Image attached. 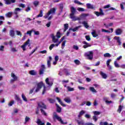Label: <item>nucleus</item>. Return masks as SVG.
Masks as SVG:
<instances>
[{"label":"nucleus","mask_w":125,"mask_h":125,"mask_svg":"<svg viewBox=\"0 0 125 125\" xmlns=\"http://www.w3.org/2000/svg\"><path fill=\"white\" fill-rule=\"evenodd\" d=\"M104 57H111V54L109 53H106L104 55Z\"/></svg>","instance_id":"nucleus-46"},{"label":"nucleus","mask_w":125,"mask_h":125,"mask_svg":"<svg viewBox=\"0 0 125 125\" xmlns=\"http://www.w3.org/2000/svg\"><path fill=\"white\" fill-rule=\"evenodd\" d=\"M48 89H46V87H45V86H43V90L42 93V94H44V93H45V91H46V90H48Z\"/></svg>","instance_id":"nucleus-45"},{"label":"nucleus","mask_w":125,"mask_h":125,"mask_svg":"<svg viewBox=\"0 0 125 125\" xmlns=\"http://www.w3.org/2000/svg\"><path fill=\"white\" fill-rule=\"evenodd\" d=\"M83 114H85V111L82 110L81 111H80L79 114L78 115V118H81V117H82V116H83Z\"/></svg>","instance_id":"nucleus-28"},{"label":"nucleus","mask_w":125,"mask_h":125,"mask_svg":"<svg viewBox=\"0 0 125 125\" xmlns=\"http://www.w3.org/2000/svg\"><path fill=\"white\" fill-rule=\"evenodd\" d=\"M16 100L18 101V103H19L20 104H22V101L18 96H16Z\"/></svg>","instance_id":"nucleus-38"},{"label":"nucleus","mask_w":125,"mask_h":125,"mask_svg":"<svg viewBox=\"0 0 125 125\" xmlns=\"http://www.w3.org/2000/svg\"><path fill=\"white\" fill-rule=\"evenodd\" d=\"M77 122L79 125H84L85 124H84V121L83 120H77Z\"/></svg>","instance_id":"nucleus-25"},{"label":"nucleus","mask_w":125,"mask_h":125,"mask_svg":"<svg viewBox=\"0 0 125 125\" xmlns=\"http://www.w3.org/2000/svg\"><path fill=\"white\" fill-rule=\"evenodd\" d=\"M114 66H115V67H116V68H120L121 66H120V65H119L118 62H117L116 61H114Z\"/></svg>","instance_id":"nucleus-36"},{"label":"nucleus","mask_w":125,"mask_h":125,"mask_svg":"<svg viewBox=\"0 0 125 125\" xmlns=\"http://www.w3.org/2000/svg\"><path fill=\"white\" fill-rule=\"evenodd\" d=\"M55 11H56V9H55V8H52L50 9V11H49L47 13V15H48V16H49V15H50L51 14H52L53 13H55Z\"/></svg>","instance_id":"nucleus-14"},{"label":"nucleus","mask_w":125,"mask_h":125,"mask_svg":"<svg viewBox=\"0 0 125 125\" xmlns=\"http://www.w3.org/2000/svg\"><path fill=\"white\" fill-rule=\"evenodd\" d=\"M42 86H43V83L42 82H41L40 83H38L37 84V87L35 89V92H39Z\"/></svg>","instance_id":"nucleus-7"},{"label":"nucleus","mask_w":125,"mask_h":125,"mask_svg":"<svg viewBox=\"0 0 125 125\" xmlns=\"http://www.w3.org/2000/svg\"><path fill=\"white\" fill-rule=\"evenodd\" d=\"M21 97L23 100V101H25V102H27L28 100H27V98L25 96V95L23 94H22Z\"/></svg>","instance_id":"nucleus-37"},{"label":"nucleus","mask_w":125,"mask_h":125,"mask_svg":"<svg viewBox=\"0 0 125 125\" xmlns=\"http://www.w3.org/2000/svg\"><path fill=\"white\" fill-rule=\"evenodd\" d=\"M93 120L95 121L96 122L97 121V120H98V118H97V117H96V116H94L93 117Z\"/></svg>","instance_id":"nucleus-60"},{"label":"nucleus","mask_w":125,"mask_h":125,"mask_svg":"<svg viewBox=\"0 0 125 125\" xmlns=\"http://www.w3.org/2000/svg\"><path fill=\"white\" fill-rule=\"evenodd\" d=\"M32 32H33V31L28 30V31H27L26 34L27 35H29V36H32Z\"/></svg>","instance_id":"nucleus-57"},{"label":"nucleus","mask_w":125,"mask_h":125,"mask_svg":"<svg viewBox=\"0 0 125 125\" xmlns=\"http://www.w3.org/2000/svg\"><path fill=\"white\" fill-rule=\"evenodd\" d=\"M38 108H42V109H46V105L42 102L38 104Z\"/></svg>","instance_id":"nucleus-12"},{"label":"nucleus","mask_w":125,"mask_h":125,"mask_svg":"<svg viewBox=\"0 0 125 125\" xmlns=\"http://www.w3.org/2000/svg\"><path fill=\"white\" fill-rule=\"evenodd\" d=\"M53 117L54 119H56V120H58L59 122H60V123L62 125H67V122H64L62 121V119H61V117H59V116L57 115V113L56 112H54L53 114Z\"/></svg>","instance_id":"nucleus-3"},{"label":"nucleus","mask_w":125,"mask_h":125,"mask_svg":"<svg viewBox=\"0 0 125 125\" xmlns=\"http://www.w3.org/2000/svg\"><path fill=\"white\" fill-rule=\"evenodd\" d=\"M47 64L48 68H50V67H51V63L49 61H47Z\"/></svg>","instance_id":"nucleus-58"},{"label":"nucleus","mask_w":125,"mask_h":125,"mask_svg":"<svg viewBox=\"0 0 125 125\" xmlns=\"http://www.w3.org/2000/svg\"><path fill=\"white\" fill-rule=\"evenodd\" d=\"M47 100L50 102V103L53 104L54 102H55V100H54L53 99L48 98Z\"/></svg>","instance_id":"nucleus-43"},{"label":"nucleus","mask_w":125,"mask_h":125,"mask_svg":"<svg viewBox=\"0 0 125 125\" xmlns=\"http://www.w3.org/2000/svg\"><path fill=\"white\" fill-rule=\"evenodd\" d=\"M54 46H55V44H51L49 47L50 50H52V49L53 48V47H54Z\"/></svg>","instance_id":"nucleus-51"},{"label":"nucleus","mask_w":125,"mask_h":125,"mask_svg":"<svg viewBox=\"0 0 125 125\" xmlns=\"http://www.w3.org/2000/svg\"><path fill=\"white\" fill-rule=\"evenodd\" d=\"M29 73L31 76H36L37 75V71L34 70H30Z\"/></svg>","instance_id":"nucleus-21"},{"label":"nucleus","mask_w":125,"mask_h":125,"mask_svg":"<svg viewBox=\"0 0 125 125\" xmlns=\"http://www.w3.org/2000/svg\"><path fill=\"white\" fill-rule=\"evenodd\" d=\"M39 53H42V54H45V53H47V51H46V50H44L43 51H40Z\"/></svg>","instance_id":"nucleus-52"},{"label":"nucleus","mask_w":125,"mask_h":125,"mask_svg":"<svg viewBox=\"0 0 125 125\" xmlns=\"http://www.w3.org/2000/svg\"><path fill=\"white\" fill-rule=\"evenodd\" d=\"M57 106V112L58 113H61V111H62V108L61 107H59V105H58L57 104H56Z\"/></svg>","instance_id":"nucleus-29"},{"label":"nucleus","mask_w":125,"mask_h":125,"mask_svg":"<svg viewBox=\"0 0 125 125\" xmlns=\"http://www.w3.org/2000/svg\"><path fill=\"white\" fill-rule=\"evenodd\" d=\"M111 59H109L106 62V64H107V66H109L110 65V62H111Z\"/></svg>","instance_id":"nucleus-61"},{"label":"nucleus","mask_w":125,"mask_h":125,"mask_svg":"<svg viewBox=\"0 0 125 125\" xmlns=\"http://www.w3.org/2000/svg\"><path fill=\"white\" fill-rule=\"evenodd\" d=\"M78 88L80 90H84V89H85V88L84 87H82L80 86H78Z\"/></svg>","instance_id":"nucleus-56"},{"label":"nucleus","mask_w":125,"mask_h":125,"mask_svg":"<svg viewBox=\"0 0 125 125\" xmlns=\"http://www.w3.org/2000/svg\"><path fill=\"white\" fill-rule=\"evenodd\" d=\"M82 24H83L84 27H85V28H86V29H88V28H89V25H88V24L87 23V22H86V21H84L82 22Z\"/></svg>","instance_id":"nucleus-24"},{"label":"nucleus","mask_w":125,"mask_h":125,"mask_svg":"<svg viewBox=\"0 0 125 125\" xmlns=\"http://www.w3.org/2000/svg\"><path fill=\"white\" fill-rule=\"evenodd\" d=\"M13 14H15L16 15V8L15 9V11L13 12H8L7 13H6L5 14V17L7 18H11V17H12V15H13Z\"/></svg>","instance_id":"nucleus-8"},{"label":"nucleus","mask_w":125,"mask_h":125,"mask_svg":"<svg viewBox=\"0 0 125 125\" xmlns=\"http://www.w3.org/2000/svg\"><path fill=\"white\" fill-rule=\"evenodd\" d=\"M66 87L68 91H74L75 90V89H74V88H71L69 86H67Z\"/></svg>","instance_id":"nucleus-35"},{"label":"nucleus","mask_w":125,"mask_h":125,"mask_svg":"<svg viewBox=\"0 0 125 125\" xmlns=\"http://www.w3.org/2000/svg\"><path fill=\"white\" fill-rule=\"evenodd\" d=\"M85 56L87 57L88 60H92V59H93V51H88V53L85 54Z\"/></svg>","instance_id":"nucleus-4"},{"label":"nucleus","mask_w":125,"mask_h":125,"mask_svg":"<svg viewBox=\"0 0 125 125\" xmlns=\"http://www.w3.org/2000/svg\"><path fill=\"white\" fill-rule=\"evenodd\" d=\"M36 124H37L38 125H45L44 122H42V121L40 119H37Z\"/></svg>","instance_id":"nucleus-16"},{"label":"nucleus","mask_w":125,"mask_h":125,"mask_svg":"<svg viewBox=\"0 0 125 125\" xmlns=\"http://www.w3.org/2000/svg\"><path fill=\"white\" fill-rule=\"evenodd\" d=\"M30 43V39H28L25 42H24V44L22 45L21 46V48L22 49V50L23 51H25L26 50V46L29 44L28 46H30L31 45Z\"/></svg>","instance_id":"nucleus-6"},{"label":"nucleus","mask_w":125,"mask_h":125,"mask_svg":"<svg viewBox=\"0 0 125 125\" xmlns=\"http://www.w3.org/2000/svg\"><path fill=\"white\" fill-rule=\"evenodd\" d=\"M39 1H34V2H33V4L35 6L37 7L38 6V5H39Z\"/></svg>","instance_id":"nucleus-50"},{"label":"nucleus","mask_w":125,"mask_h":125,"mask_svg":"<svg viewBox=\"0 0 125 125\" xmlns=\"http://www.w3.org/2000/svg\"><path fill=\"white\" fill-rule=\"evenodd\" d=\"M100 75L103 79H107V74H105L104 72L101 71Z\"/></svg>","instance_id":"nucleus-23"},{"label":"nucleus","mask_w":125,"mask_h":125,"mask_svg":"<svg viewBox=\"0 0 125 125\" xmlns=\"http://www.w3.org/2000/svg\"><path fill=\"white\" fill-rule=\"evenodd\" d=\"M100 12L98 11H95L94 14L97 16V17H99V16H104V12H103V9L102 8L99 9Z\"/></svg>","instance_id":"nucleus-5"},{"label":"nucleus","mask_w":125,"mask_h":125,"mask_svg":"<svg viewBox=\"0 0 125 125\" xmlns=\"http://www.w3.org/2000/svg\"><path fill=\"white\" fill-rule=\"evenodd\" d=\"M89 90L93 93H96L97 92V91H96V90H95V89H94V88H93V87H90Z\"/></svg>","instance_id":"nucleus-31"},{"label":"nucleus","mask_w":125,"mask_h":125,"mask_svg":"<svg viewBox=\"0 0 125 125\" xmlns=\"http://www.w3.org/2000/svg\"><path fill=\"white\" fill-rule=\"evenodd\" d=\"M103 100L104 101V102H107V101L109 100V97H104L103 98Z\"/></svg>","instance_id":"nucleus-53"},{"label":"nucleus","mask_w":125,"mask_h":125,"mask_svg":"<svg viewBox=\"0 0 125 125\" xmlns=\"http://www.w3.org/2000/svg\"><path fill=\"white\" fill-rule=\"evenodd\" d=\"M30 121H31V118H30L29 117L26 116L25 118V122L24 124H27V123H28V122H30Z\"/></svg>","instance_id":"nucleus-32"},{"label":"nucleus","mask_w":125,"mask_h":125,"mask_svg":"<svg viewBox=\"0 0 125 125\" xmlns=\"http://www.w3.org/2000/svg\"><path fill=\"white\" fill-rule=\"evenodd\" d=\"M83 44H85L83 45V47L84 48H87V47H90L91 46V44H89L88 42L83 41Z\"/></svg>","instance_id":"nucleus-13"},{"label":"nucleus","mask_w":125,"mask_h":125,"mask_svg":"<svg viewBox=\"0 0 125 125\" xmlns=\"http://www.w3.org/2000/svg\"><path fill=\"white\" fill-rule=\"evenodd\" d=\"M77 10L79 11V12H83V11H85V10L83 8L81 7H78Z\"/></svg>","instance_id":"nucleus-34"},{"label":"nucleus","mask_w":125,"mask_h":125,"mask_svg":"<svg viewBox=\"0 0 125 125\" xmlns=\"http://www.w3.org/2000/svg\"><path fill=\"white\" fill-rule=\"evenodd\" d=\"M70 18L72 20V21H77L78 20L80 21L83 18V17H86V16H88V14H82L81 15L80 17H76L75 16V14L77 12V10L76 8H74L73 6H71L70 7Z\"/></svg>","instance_id":"nucleus-1"},{"label":"nucleus","mask_w":125,"mask_h":125,"mask_svg":"<svg viewBox=\"0 0 125 125\" xmlns=\"http://www.w3.org/2000/svg\"><path fill=\"white\" fill-rule=\"evenodd\" d=\"M117 96V95H116L115 93H111V98H115Z\"/></svg>","instance_id":"nucleus-62"},{"label":"nucleus","mask_w":125,"mask_h":125,"mask_svg":"<svg viewBox=\"0 0 125 125\" xmlns=\"http://www.w3.org/2000/svg\"><path fill=\"white\" fill-rule=\"evenodd\" d=\"M5 1V4H10L11 2L14 3L15 2V0H4Z\"/></svg>","instance_id":"nucleus-19"},{"label":"nucleus","mask_w":125,"mask_h":125,"mask_svg":"<svg viewBox=\"0 0 125 125\" xmlns=\"http://www.w3.org/2000/svg\"><path fill=\"white\" fill-rule=\"evenodd\" d=\"M35 88H36V87H34L32 88V89H31L30 90L29 94H32V93H33V92H34V90H35Z\"/></svg>","instance_id":"nucleus-49"},{"label":"nucleus","mask_w":125,"mask_h":125,"mask_svg":"<svg viewBox=\"0 0 125 125\" xmlns=\"http://www.w3.org/2000/svg\"><path fill=\"white\" fill-rule=\"evenodd\" d=\"M67 42V41L66 40H64L62 44V49H64V47H65V44L66 43V42Z\"/></svg>","instance_id":"nucleus-42"},{"label":"nucleus","mask_w":125,"mask_h":125,"mask_svg":"<svg viewBox=\"0 0 125 125\" xmlns=\"http://www.w3.org/2000/svg\"><path fill=\"white\" fill-rule=\"evenodd\" d=\"M44 70H45V66L44 64H42L41 65V68L39 70V74L43 75V73H44Z\"/></svg>","instance_id":"nucleus-10"},{"label":"nucleus","mask_w":125,"mask_h":125,"mask_svg":"<svg viewBox=\"0 0 125 125\" xmlns=\"http://www.w3.org/2000/svg\"><path fill=\"white\" fill-rule=\"evenodd\" d=\"M14 104V101H12L8 104V106L9 107H11V106H12V105H13Z\"/></svg>","instance_id":"nucleus-48"},{"label":"nucleus","mask_w":125,"mask_h":125,"mask_svg":"<svg viewBox=\"0 0 125 125\" xmlns=\"http://www.w3.org/2000/svg\"><path fill=\"white\" fill-rule=\"evenodd\" d=\"M64 29L63 30V32H66L67 29L69 28V24H68V23L64 24Z\"/></svg>","instance_id":"nucleus-30"},{"label":"nucleus","mask_w":125,"mask_h":125,"mask_svg":"<svg viewBox=\"0 0 125 125\" xmlns=\"http://www.w3.org/2000/svg\"><path fill=\"white\" fill-rule=\"evenodd\" d=\"M56 37L57 38H56L55 37V35H54V34H51L50 35V37L52 39V41L54 43H56L57 42H58V39H60L61 38V33H60V31H58L56 33Z\"/></svg>","instance_id":"nucleus-2"},{"label":"nucleus","mask_w":125,"mask_h":125,"mask_svg":"<svg viewBox=\"0 0 125 125\" xmlns=\"http://www.w3.org/2000/svg\"><path fill=\"white\" fill-rule=\"evenodd\" d=\"M93 105L94 106H97V105H98V103H97V101H96V100H95L93 103Z\"/></svg>","instance_id":"nucleus-63"},{"label":"nucleus","mask_w":125,"mask_h":125,"mask_svg":"<svg viewBox=\"0 0 125 125\" xmlns=\"http://www.w3.org/2000/svg\"><path fill=\"white\" fill-rule=\"evenodd\" d=\"M65 40V36L62 37L58 43L55 44V46H58Z\"/></svg>","instance_id":"nucleus-20"},{"label":"nucleus","mask_w":125,"mask_h":125,"mask_svg":"<svg viewBox=\"0 0 125 125\" xmlns=\"http://www.w3.org/2000/svg\"><path fill=\"white\" fill-rule=\"evenodd\" d=\"M64 100L65 101V102H66V103H68V104H70V103H71V99H70V98H66L65 99H64Z\"/></svg>","instance_id":"nucleus-27"},{"label":"nucleus","mask_w":125,"mask_h":125,"mask_svg":"<svg viewBox=\"0 0 125 125\" xmlns=\"http://www.w3.org/2000/svg\"><path fill=\"white\" fill-rule=\"evenodd\" d=\"M41 111L42 113V114L43 115H44V116H46V112L45 111H44V110L42 109H41Z\"/></svg>","instance_id":"nucleus-55"},{"label":"nucleus","mask_w":125,"mask_h":125,"mask_svg":"<svg viewBox=\"0 0 125 125\" xmlns=\"http://www.w3.org/2000/svg\"><path fill=\"white\" fill-rule=\"evenodd\" d=\"M114 39L117 41V42H118L119 45H121V44H122V42H121V40L120 39V37L115 36L114 38Z\"/></svg>","instance_id":"nucleus-15"},{"label":"nucleus","mask_w":125,"mask_h":125,"mask_svg":"<svg viewBox=\"0 0 125 125\" xmlns=\"http://www.w3.org/2000/svg\"><path fill=\"white\" fill-rule=\"evenodd\" d=\"M93 38H96L97 37H98V34H96V31H94V32H92L91 33Z\"/></svg>","instance_id":"nucleus-33"},{"label":"nucleus","mask_w":125,"mask_h":125,"mask_svg":"<svg viewBox=\"0 0 125 125\" xmlns=\"http://www.w3.org/2000/svg\"><path fill=\"white\" fill-rule=\"evenodd\" d=\"M45 82L49 86H52V84H53V80L52 79H46Z\"/></svg>","instance_id":"nucleus-9"},{"label":"nucleus","mask_w":125,"mask_h":125,"mask_svg":"<svg viewBox=\"0 0 125 125\" xmlns=\"http://www.w3.org/2000/svg\"><path fill=\"white\" fill-rule=\"evenodd\" d=\"M10 36L13 38L15 36V32H14V30H11L10 31Z\"/></svg>","instance_id":"nucleus-26"},{"label":"nucleus","mask_w":125,"mask_h":125,"mask_svg":"<svg viewBox=\"0 0 125 125\" xmlns=\"http://www.w3.org/2000/svg\"><path fill=\"white\" fill-rule=\"evenodd\" d=\"M86 6L88 9H93L94 7H93V5H91V4L88 3L86 4Z\"/></svg>","instance_id":"nucleus-17"},{"label":"nucleus","mask_w":125,"mask_h":125,"mask_svg":"<svg viewBox=\"0 0 125 125\" xmlns=\"http://www.w3.org/2000/svg\"><path fill=\"white\" fill-rule=\"evenodd\" d=\"M74 3H75L76 4H79V5H83V3L79 2L78 0H75Z\"/></svg>","instance_id":"nucleus-39"},{"label":"nucleus","mask_w":125,"mask_h":125,"mask_svg":"<svg viewBox=\"0 0 125 125\" xmlns=\"http://www.w3.org/2000/svg\"><path fill=\"white\" fill-rule=\"evenodd\" d=\"M56 99L58 100V102L60 103V104L62 105V106H63V107H66V104H64L63 102H62L61 100H60V98H59V97H57Z\"/></svg>","instance_id":"nucleus-22"},{"label":"nucleus","mask_w":125,"mask_h":125,"mask_svg":"<svg viewBox=\"0 0 125 125\" xmlns=\"http://www.w3.org/2000/svg\"><path fill=\"white\" fill-rule=\"evenodd\" d=\"M85 38L88 42H90L91 41V38H90V36L89 35H86L85 36Z\"/></svg>","instance_id":"nucleus-40"},{"label":"nucleus","mask_w":125,"mask_h":125,"mask_svg":"<svg viewBox=\"0 0 125 125\" xmlns=\"http://www.w3.org/2000/svg\"><path fill=\"white\" fill-rule=\"evenodd\" d=\"M39 17H42V10H41L40 14L37 16V18H39Z\"/></svg>","instance_id":"nucleus-44"},{"label":"nucleus","mask_w":125,"mask_h":125,"mask_svg":"<svg viewBox=\"0 0 125 125\" xmlns=\"http://www.w3.org/2000/svg\"><path fill=\"white\" fill-rule=\"evenodd\" d=\"M94 114L95 115H100V112H99V111H94Z\"/></svg>","instance_id":"nucleus-64"},{"label":"nucleus","mask_w":125,"mask_h":125,"mask_svg":"<svg viewBox=\"0 0 125 125\" xmlns=\"http://www.w3.org/2000/svg\"><path fill=\"white\" fill-rule=\"evenodd\" d=\"M124 4H125V3L120 4V7L122 10H124V9H125V7L124 6Z\"/></svg>","instance_id":"nucleus-59"},{"label":"nucleus","mask_w":125,"mask_h":125,"mask_svg":"<svg viewBox=\"0 0 125 125\" xmlns=\"http://www.w3.org/2000/svg\"><path fill=\"white\" fill-rule=\"evenodd\" d=\"M81 28V25H79L78 26L74 28H69V31H73V32H76V31H79V28Z\"/></svg>","instance_id":"nucleus-18"},{"label":"nucleus","mask_w":125,"mask_h":125,"mask_svg":"<svg viewBox=\"0 0 125 125\" xmlns=\"http://www.w3.org/2000/svg\"><path fill=\"white\" fill-rule=\"evenodd\" d=\"M74 62L76 65H80L81 64V62L79 61V60H75L74 61Z\"/></svg>","instance_id":"nucleus-47"},{"label":"nucleus","mask_w":125,"mask_h":125,"mask_svg":"<svg viewBox=\"0 0 125 125\" xmlns=\"http://www.w3.org/2000/svg\"><path fill=\"white\" fill-rule=\"evenodd\" d=\"M122 109H123V106L120 105L119 106L118 109L117 110V112H118V113L121 114V112H122Z\"/></svg>","instance_id":"nucleus-41"},{"label":"nucleus","mask_w":125,"mask_h":125,"mask_svg":"<svg viewBox=\"0 0 125 125\" xmlns=\"http://www.w3.org/2000/svg\"><path fill=\"white\" fill-rule=\"evenodd\" d=\"M123 34V30L121 28H118L115 30V35L116 36H120Z\"/></svg>","instance_id":"nucleus-11"},{"label":"nucleus","mask_w":125,"mask_h":125,"mask_svg":"<svg viewBox=\"0 0 125 125\" xmlns=\"http://www.w3.org/2000/svg\"><path fill=\"white\" fill-rule=\"evenodd\" d=\"M17 36H20V37H22V34L21 31H16Z\"/></svg>","instance_id":"nucleus-54"}]
</instances>
